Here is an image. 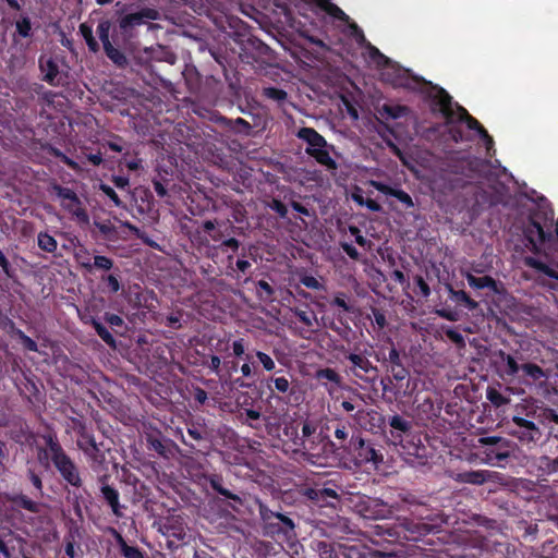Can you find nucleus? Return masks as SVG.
Here are the masks:
<instances>
[{
  "label": "nucleus",
  "mask_w": 558,
  "mask_h": 558,
  "mask_svg": "<svg viewBox=\"0 0 558 558\" xmlns=\"http://www.w3.org/2000/svg\"><path fill=\"white\" fill-rule=\"evenodd\" d=\"M100 189L104 191V193L110 197V199L114 203L116 206H120L121 205V202H120V198L118 197L117 193L114 192V190L108 185H105V184H101L100 185Z\"/></svg>",
  "instance_id": "49"
},
{
  "label": "nucleus",
  "mask_w": 558,
  "mask_h": 558,
  "mask_svg": "<svg viewBox=\"0 0 558 558\" xmlns=\"http://www.w3.org/2000/svg\"><path fill=\"white\" fill-rule=\"evenodd\" d=\"M486 398L495 405V407H501L505 404H508L510 402V399L502 396L498 390L494 388L487 389Z\"/></svg>",
  "instance_id": "33"
},
{
  "label": "nucleus",
  "mask_w": 558,
  "mask_h": 558,
  "mask_svg": "<svg viewBox=\"0 0 558 558\" xmlns=\"http://www.w3.org/2000/svg\"><path fill=\"white\" fill-rule=\"evenodd\" d=\"M101 493L104 498L108 501L112 511L116 515H120L119 512V494L118 492L109 485H104L101 487Z\"/></svg>",
  "instance_id": "22"
},
{
  "label": "nucleus",
  "mask_w": 558,
  "mask_h": 558,
  "mask_svg": "<svg viewBox=\"0 0 558 558\" xmlns=\"http://www.w3.org/2000/svg\"><path fill=\"white\" fill-rule=\"evenodd\" d=\"M430 85L426 93L429 110L433 114H440L444 119L445 130L454 143L473 142L480 138L486 149L487 158L482 159L470 154L463 155L459 162V169L450 174H512L498 159H493L496 149L494 138L477 119L469 111L454 102L449 93L437 85Z\"/></svg>",
  "instance_id": "1"
},
{
  "label": "nucleus",
  "mask_w": 558,
  "mask_h": 558,
  "mask_svg": "<svg viewBox=\"0 0 558 558\" xmlns=\"http://www.w3.org/2000/svg\"><path fill=\"white\" fill-rule=\"evenodd\" d=\"M95 226L105 235H110L114 232V227L110 222L95 221Z\"/></svg>",
  "instance_id": "52"
},
{
  "label": "nucleus",
  "mask_w": 558,
  "mask_h": 558,
  "mask_svg": "<svg viewBox=\"0 0 558 558\" xmlns=\"http://www.w3.org/2000/svg\"><path fill=\"white\" fill-rule=\"evenodd\" d=\"M465 278H466L468 283L470 284V287H472L474 289L489 288V289H492L494 291L497 290L496 281L492 277H488V276L475 277L472 274L468 272L465 275Z\"/></svg>",
  "instance_id": "18"
},
{
  "label": "nucleus",
  "mask_w": 558,
  "mask_h": 558,
  "mask_svg": "<svg viewBox=\"0 0 558 558\" xmlns=\"http://www.w3.org/2000/svg\"><path fill=\"white\" fill-rule=\"evenodd\" d=\"M110 29L111 22L109 20H101L97 26V34L104 48L109 47L112 43L110 41Z\"/></svg>",
  "instance_id": "25"
},
{
  "label": "nucleus",
  "mask_w": 558,
  "mask_h": 558,
  "mask_svg": "<svg viewBox=\"0 0 558 558\" xmlns=\"http://www.w3.org/2000/svg\"><path fill=\"white\" fill-rule=\"evenodd\" d=\"M276 518H278V519H279V520H280L284 525H287L290 530H293V529H294V523H293V521H292L289 517H287V515H284V514H282V513H277V514H276Z\"/></svg>",
  "instance_id": "62"
},
{
  "label": "nucleus",
  "mask_w": 558,
  "mask_h": 558,
  "mask_svg": "<svg viewBox=\"0 0 558 558\" xmlns=\"http://www.w3.org/2000/svg\"><path fill=\"white\" fill-rule=\"evenodd\" d=\"M448 291L450 293L451 299L464 303L469 310H475L478 306V303L470 299L464 291L453 290L450 286L448 287Z\"/></svg>",
  "instance_id": "28"
},
{
  "label": "nucleus",
  "mask_w": 558,
  "mask_h": 558,
  "mask_svg": "<svg viewBox=\"0 0 558 558\" xmlns=\"http://www.w3.org/2000/svg\"><path fill=\"white\" fill-rule=\"evenodd\" d=\"M372 183H373V185H375L377 187V190L387 191V192L393 194L396 197H398L404 204H407L409 206L412 205L411 197L407 193H404L402 191H392V190L386 187L385 185L376 183V182H372Z\"/></svg>",
  "instance_id": "38"
},
{
  "label": "nucleus",
  "mask_w": 558,
  "mask_h": 558,
  "mask_svg": "<svg viewBox=\"0 0 558 558\" xmlns=\"http://www.w3.org/2000/svg\"><path fill=\"white\" fill-rule=\"evenodd\" d=\"M391 372L396 380H403L408 375L407 369L401 364L393 365Z\"/></svg>",
  "instance_id": "51"
},
{
  "label": "nucleus",
  "mask_w": 558,
  "mask_h": 558,
  "mask_svg": "<svg viewBox=\"0 0 558 558\" xmlns=\"http://www.w3.org/2000/svg\"><path fill=\"white\" fill-rule=\"evenodd\" d=\"M484 454H485L484 463H486V464H493L494 459L506 460L510 457L509 449L494 450V449L488 448L484 451Z\"/></svg>",
  "instance_id": "29"
},
{
  "label": "nucleus",
  "mask_w": 558,
  "mask_h": 558,
  "mask_svg": "<svg viewBox=\"0 0 558 558\" xmlns=\"http://www.w3.org/2000/svg\"><path fill=\"white\" fill-rule=\"evenodd\" d=\"M39 69L44 74L43 80L51 86L59 87L69 84V72L61 71L59 64L52 58L39 59Z\"/></svg>",
  "instance_id": "7"
},
{
  "label": "nucleus",
  "mask_w": 558,
  "mask_h": 558,
  "mask_svg": "<svg viewBox=\"0 0 558 558\" xmlns=\"http://www.w3.org/2000/svg\"><path fill=\"white\" fill-rule=\"evenodd\" d=\"M107 322L112 326H121L123 324L122 318L116 314L108 315Z\"/></svg>",
  "instance_id": "64"
},
{
  "label": "nucleus",
  "mask_w": 558,
  "mask_h": 558,
  "mask_svg": "<svg viewBox=\"0 0 558 558\" xmlns=\"http://www.w3.org/2000/svg\"><path fill=\"white\" fill-rule=\"evenodd\" d=\"M51 191L60 199L61 206L66 211H69L78 223L87 225L89 222L87 211L82 206V202L72 190L54 184L51 186Z\"/></svg>",
  "instance_id": "4"
},
{
  "label": "nucleus",
  "mask_w": 558,
  "mask_h": 558,
  "mask_svg": "<svg viewBox=\"0 0 558 558\" xmlns=\"http://www.w3.org/2000/svg\"><path fill=\"white\" fill-rule=\"evenodd\" d=\"M107 282L112 292H118L120 290L119 280L113 275H109L107 277Z\"/></svg>",
  "instance_id": "57"
},
{
  "label": "nucleus",
  "mask_w": 558,
  "mask_h": 558,
  "mask_svg": "<svg viewBox=\"0 0 558 558\" xmlns=\"http://www.w3.org/2000/svg\"><path fill=\"white\" fill-rule=\"evenodd\" d=\"M315 430H316V427L308 422L304 423L302 426V435L304 437L312 436L315 433Z\"/></svg>",
  "instance_id": "60"
},
{
  "label": "nucleus",
  "mask_w": 558,
  "mask_h": 558,
  "mask_svg": "<svg viewBox=\"0 0 558 558\" xmlns=\"http://www.w3.org/2000/svg\"><path fill=\"white\" fill-rule=\"evenodd\" d=\"M377 452L374 448L372 447H366L365 448V462H374L376 463L377 462Z\"/></svg>",
  "instance_id": "55"
},
{
  "label": "nucleus",
  "mask_w": 558,
  "mask_h": 558,
  "mask_svg": "<svg viewBox=\"0 0 558 558\" xmlns=\"http://www.w3.org/2000/svg\"><path fill=\"white\" fill-rule=\"evenodd\" d=\"M232 349H233V353L238 356L242 355L244 353V344H243V340L240 339V340H235L233 343H232Z\"/></svg>",
  "instance_id": "61"
},
{
  "label": "nucleus",
  "mask_w": 558,
  "mask_h": 558,
  "mask_svg": "<svg viewBox=\"0 0 558 558\" xmlns=\"http://www.w3.org/2000/svg\"><path fill=\"white\" fill-rule=\"evenodd\" d=\"M306 153L308 155H311L312 157H314L316 159V161L319 162L320 165H324V166H327L330 168H336V162L330 157L329 153L326 149V146L318 147L316 149H306Z\"/></svg>",
  "instance_id": "20"
},
{
  "label": "nucleus",
  "mask_w": 558,
  "mask_h": 558,
  "mask_svg": "<svg viewBox=\"0 0 558 558\" xmlns=\"http://www.w3.org/2000/svg\"><path fill=\"white\" fill-rule=\"evenodd\" d=\"M45 440L53 461V464L62 475V477L73 486L81 485L80 473L72 462V460L65 454L59 442L51 436H45Z\"/></svg>",
  "instance_id": "3"
},
{
  "label": "nucleus",
  "mask_w": 558,
  "mask_h": 558,
  "mask_svg": "<svg viewBox=\"0 0 558 558\" xmlns=\"http://www.w3.org/2000/svg\"><path fill=\"white\" fill-rule=\"evenodd\" d=\"M260 96L276 102L279 107H282L288 101V93L284 89L275 86L263 87Z\"/></svg>",
  "instance_id": "14"
},
{
  "label": "nucleus",
  "mask_w": 558,
  "mask_h": 558,
  "mask_svg": "<svg viewBox=\"0 0 558 558\" xmlns=\"http://www.w3.org/2000/svg\"><path fill=\"white\" fill-rule=\"evenodd\" d=\"M100 149L104 156L117 162L120 171L126 168L130 171H136L142 168V159L133 154V146L121 136L110 135L100 142Z\"/></svg>",
  "instance_id": "2"
},
{
  "label": "nucleus",
  "mask_w": 558,
  "mask_h": 558,
  "mask_svg": "<svg viewBox=\"0 0 558 558\" xmlns=\"http://www.w3.org/2000/svg\"><path fill=\"white\" fill-rule=\"evenodd\" d=\"M416 283L422 292V294L427 298L430 294V289L428 284L424 281L422 277L416 278Z\"/></svg>",
  "instance_id": "56"
},
{
  "label": "nucleus",
  "mask_w": 558,
  "mask_h": 558,
  "mask_svg": "<svg viewBox=\"0 0 558 558\" xmlns=\"http://www.w3.org/2000/svg\"><path fill=\"white\" fill-rule=\"evenodd\" d=\"M316 550L320 558H336L333 546L326 542H318L316 544Z\"/></svg>",
  "instance_id": "37"
},
{
  "label": "nucleus",
  "mask_w": 558,
  "mask_h": 558,
  "mask_svg": "<svg viewBox=\"0 0 558 558\" xmlns=\"http://www.w3.org/2000/svg\"><path fill=\"white\" fill-rule=\"evenodd\" d=\"M94 265L97 268L109 270L112 267V260L106 256H96L94 260Z\"/></svg>",
  "instance_id": "46"
},
{
  "label": "nucleus",
  "mask_w": 558,
  "mask_h": 558,
  "mask_svg": "<svg viewBox=\"0 0 558 558\" xmlns=\"http://www.w3.org/2000/svg\"><path fill=\"white\" fill-rule=\"evenodd\" d=\"M499 355L507 364L506 373L508 375L514 376L519 372V369H521V366H519L513 356L506 354L502 351L499 353Z\"/></svg>",
  "instance_id": "35"
},
{
  "label": "nucleus",
  "mask_w": 558,
  "mask_h": 558,
  "mask_svg": "<svg viewBox=\"0 0 558 558\" xmlns=\"http://www.w3.org/2000/svg\"><path fill=\"white\" fill-rule=\"evenodd\" d=\"M295 314L299 317V319L308 327H312L314 322L316 320L315 315H308L304 311H295Z\"/></svg>",
  "instance_id": "47"
},
{
  "label": "nucleus",
  "mask_w": 558,
  "mask_h": 558,
  "mask_svg": "<svg viewBox=\"0 0 558 558\" xmlns=\"http://www.w3.org/2000/svg\"><path fill=\"white\" fill-rule=\"evenodd\" d=\"M94 327L96 329L97 335L109 345L114 347V338L110 333V331L100 323L94 322Z\"/></svg>",
  "instance_id": "36"
},
{
  "label": "nucleus",
  "mask_w": 558,
  "mask_h": 558,
  "mask_svg": "<svg viewBox=\"0 0 558 558\" xmlns=\"http://www.w3.org/2000/svg\"><path fill=\"white\" fill-rule=\"evenodd\" d=\"M342 248L344 250V252L353 259H357L359 258V252L357 250L352 246L351 244H348V243H344L342 245Z\"/></svg>",
  "instance_id": "59"
},
{
  "label": "nucleus",
  "mask_w": 558,
  "mask_h": 558,
  "mask_svg": "<svg viewBox=\"0 0 558 558\" xmlns=\"http://www.w3.org/2000/svg\"><path fill=\"white\" fill-rule=\"evenodd\" d=\"M62 159L74 171H83L88 165L99 166L105 160L104 153L100 148L97 153H87L86 149H83L81 154L77 155V160H72L64 155H62Z\"/></svg>",
  "instance_id": "9"
},
{
  "label": "nucleus",
  "mask_w": 558,
  "mask_h": 558,
  "mask_svg": "<svg viewBox=\"0 0 558 558\" xmlns=\"http://www.w3.org/2000/svg\"><path fill=\"white\" fill-rule=\"evenodd\" d=\"M340 10L348 16V19L341 20V19H338V17H336L333 15H330V16L336 19V20H338V21L348 23L349 27L351 29V34L354 37V39L356 40V43L359 45H361V46H364L365 43H366V38H365V35H364L362 28L355 22H351L350 16L342 9H340Z\"/></svg>",
  "instance_id": "23"
},
{
  "label": "nucleus",
  "mask_w": 558,
  "mask_h": 558,
  "mask_svg": "<svg viewBox=\"0 0 558 558\" xmlns=\"http://www.w3.org/2000/svg\"><path fill=\"white\" fill-rule=\"evenodd\" d=\"M409 108L404 105L384 104L379 109V113L388 119H399L407 116Z\"/></svg>",
  "instance_id": "17"
},
{
  "label": "nucleus",
  "mask_w": 558,
  "mask_h": 558,
  "mask_svg": "<svg viewBox=\"0 0 558 558\" xmlns=\"http://www.w3.org/2000/svg\"><path fill=\"white\" fill-rule=\"evenodd\" d=\"M78 33L84 38L88 50L97 53L100 50V45L94 36L93 26L88 23H81L78 26Z\"/></svg>",
  "instance_id": "15"
},
{
  "label": "nucleus",
  "mask_w": 558,
  "mask_h": 558,
  "mask_svg": "<svg viewBox=\"0 0 558 558\" xmlns=\"http://www.w3.org/2000/svg\"><path fill=\"white\" fill-rule=\"evenodd\" d=\"M348 360L352 364V367L350 368L352 374L361 379H364L365 374L376 371V367L371 363V361L363 355L351 353L348 355Z\"/></svg>",
  "instance_id": "11"
},
{
  "label": "nucleus",
  "mask_w": 558,
  "mask_h": 558,
  "mask_svg": "<svg viewBox=\"0 0 558 558\" xmlns=\"http://www.w3.org/2000/svg\"><path fill=\"white\" fill-rule=\"evenodd\" d=\"M512 423L515 427L509 430V435L522 444L536 442L542 436L541 429L532 421L515 415L512 417Z\"/></svg>",
  "instance_id": "6"
},
{
  "label": "nucleus",
  "mask_w": 558,
  "mask_h": 558,
  "mask_svg": "<svg viewBox=\"0 0 558 558\" xmlns=\"http://www.w3.org/2000/svg\"><path fill=\"white\" fill-rule=\"evenodd\" d=\"M305 495L320 504L322 506H335V501L338 500V494L332 488L322 487V488H310L306 490Z\"/></svg>",
  "instance_id": "10"
},
{
  "label": "nucleus",
  "mask_w": 558,
  "mask_h": 558,
  "mask_svg": "<svg viewBox=\"0 0 558 558\" xmlns=\"http://www.w3.org/2000/svg\"><path fill=\"white\" fill-rule=\"evenodd\" d=\"M271 208L277 211L281 217L287 215L286 206L279 201H272Z\"/></svg>",
  "instance_id": "58"
},
{
  "label": "nucleus",
  "mask_w": 558,
  "mask_h": 558,
  "mask_svg": "<svg viewBox=\"0 0 558 558\" xmlns=\"http://www.w3.org/2000/svg\"><path fill=\"white\" fill-rule=\"evenodd\" d=\"M478 442L483 446H497V449H509L512 445L509 439L498 436L481 437Z\"/></svg>",
  "instance_id": "27"
},
{
  "label": "nucleus",
  "mask_w": 558,
  "mask_h": 558,
  "mask_svg": "<svg viewBox=\"0 0 558 558\" xmlns=\"http://www.w3.org/2000/svg\"><path fill=\"white\" fill-rule=\"evenodd\" d=\"M446 335L447 337L452 341L454 342L456 344L460 345V347H463L464 345V338L461 333H459L458 331L453 330V329H448L446 331Z\"/></svg>",
  "instance_id": "48"
},
{
  "label": "nucleus",
  "mask_w": 558,
  "mask_h": 558,
  "mask_svg": "<svg viewBox=\"0 0 558 558\" xmlns=\"http://www.w3.org/2000/svg\"><path fill=\"white\" fill-rule=\"evenodd\" d=\"M16 335L20 338V340L22 341L23 345L27 350H29L32 352H37L38 351L37 343L32 338L26 336L22 330H17Z\"/></svg>",
  "instance_id": "41"
},
{
  "label": "nucleus",
  "mask_w": 558,
  "mask_h": 558,
  "mask_svg": "<svg viewBox=\"0 0 558 558\" xmlns=\"http://www.w3.org/2000/svg\"><path fill=\"white\" fill-rule=\"evenodd\" d=\"M490 478L492 472L486 470L463 472L454 476V480L459 483H469L475 485H481Z\"/></svg>",
  "instance_id": "13"
},
{
  "label": "nucleus",
  "mask_w": 558,
  "mask_h": 558,
  "mask_svg": "<svg viewBox=\"0 0 558 558\" xmlns=\"http://www.w3.org/2000/svg\"><path fill=\"white\" fill-rule=\"evenodd\" d=\"M525 263L530 267H532V268L536 269L537 271L548 276L549 278H554V279L558 280V270L549 267L545 263H543V262H541V260H538L536 258H533V257H527L525 259Z\"/></svg>",
  "instance_id": "21"
},
{
  "label": "nucleus",
  "mask_w": 558,
  "mask_h": 558,
  "mask_svg": "<svg viewBox=\"0 0 558 558\" xmlns=\"http://www.w3.org/2000/svg\"><path fill=\"white\" fill-rule=\"evenodd\" d=\"M301 283L305 286L306 288L314 289V290H322L323 286L322 283L313 276H304L301 279Z\"/></svg>",
  "instance_id": "44"
},
{
  "label": "nucleus",
  "mask_w": 558,
  "mask_h": 558,
  "mask_svg": "<svg viewBox=\"0 0 558 558\" xmlns=\"http://www.w3.org/2000/svg\"><path fill=\"white\" fill-rule=\"evenodd\" d=\"M298 137L308 144L306 149H316L326 146V140L313 128H301Z\"/></svg>",
  "instance_id": "12"
},
{
  "label": "nucleus",
  "mask_w": 558,
  "mask_h": 558,
  "mask_svg": "<svg viewBox=\"0 0 558 558\" xmlns=\"http://www.w3.org/2000/svg\"><path fill=\"white\" fill-rule=\"evenodd\" d=\"M546 466L549 472H557L558 471V457L554 460H549L548 458H545Z\"/></svg>",
  "instance_id": "63"
},
{
  "label": "nucleus",
  "mask_w": 558,
  "mask_h": 558,
  "mask_svg": "<svg viewBox=\"0 0 558 558\" xmlns=\"http://www.w3.org/2000/svg\"><path fill=\"white\" fill-rule=\"evenodd\" d=\"M15 32L22 38H28L32 36V22L27 15H22L15 22Z\"/></svg>",
  "instance_id": "26"
},
{
  "label": "nucleus",
  "mask_w": 558,
  "mask_h": 558,
  "mask_svg": "<svg viewBox=\"0 0 558 558\" xmlns=\"http://www.w3.org/2000/svg\"><path fill=\"white\" fill-rule=\"evenodd\" d=\"M210 484H211V487L217 492L219 493L220 495L227 497V498H230V499H233V500H236V501H240V497L238 495H234L232 494L230 490L223 488L220 483L217 481V480H211L210 481Z\"/></svg>",
  "instance_id": "42"
},
{
  "label": "nucleus",
  "mask_w": 558,
  "mask_h": 558,
  "mask_svg": "<svg viewBox=\"0 0 558 558\" xmlns=\"http://www.w3.org/2000/svg\"><path fill=\"white\" fill-rule=\"evenodd\" d=\"M217 122L228 130L244 134L246 136L263 130L266 125V121H254L251 123L243 118H236L233 120L222 116L217 119Z\"/></svg>",
  "instance_id": "8"
},
{
  "label": "nucleus",
  "mask_w": 558,
  "mask_h": 558,
  "mask_svg": "<svg viewBox=\"0 0 558 558\" xmlns=\"http://www.w3.org/2000/svg\"><path fill=\"white\" fill-rule=\"evenodd\" d=\"M13 502L16 506L22 507L31 512H34V513L39 512L40 505L38 502L33 501L32 499H29L28 497H26L24 495H19L16 497H14Z\"/></svg>",
  "instance_id": "30"
},
{
  "label": "nucleus",
  "mask_w": 558,
  "mask_h": 558,
  "mask_svg": "<svg viewBox=\"0 0 558 558\" xmlns=\"http://www.w3.org/2000/svg\"><path fill=\"white\" fill-rule=\"evenodd\" d=\"M350 232L355 236V241L359 245L366 246L368 244V241L361 235L360 230L356 227H351Z\"/></svg>",
  "instance_id": "54"
},
{
  "label": "nucleus",
  "mask_w": 558,
  "mask_h": 558,
  "mask_svg": "<svg viewBox=\"0 0 558 558\" xmlns=\"http://www.w3.org/2000/svg\"><path fill=\"white\" fill-rule=\"evenodd\" d=\"M317 379H326L328 381L335 383L336 385L340 384V376L338 373L331 368H323L316 372Z\"/></svg>",
  "instance_id": "34"
},
{
  "label": "nucleus",
  "mask_w": 558,
  "mask_h": 558,
  "mask_svg": "<svg viewBox=\"0 0 558 558\" xmlns=\"http://www.w3.org/2000/svg\"><path fill=\"white\" fill-rule=\"evenodd\" d=\"M275 387L280 392H287L290 387V383L286 377H277L274 379Z\"/></svg>",
  "instance_id": "50"
},
{
  "label": "nucleus",
  "mask_w": 558,
  "mask_h": 558,
  "mask_svg": "<svg viewBox=\"0 0 558 558\" xmlns=\"http://www.w3.org/2000/svg\"><path fill=\"white\" fill-rule=\"evenodd\" d=\"M148 444H149V448L154 449L156 452H158L161 456H166V447L161 442V440H159L158 438L149 437Z\"/></svg>",
  "instance_id": "45"
},
{
  "label": "nucleus",
  "mask_w": 558,
  "mask_h": 558,
  "mask_svg": "<svg viewBox=\"0 0 558 558\" xmlns=\"http://www.w3.org/2000/svg\"><path fill=\"white\" fill-rule=\"evenodd\" d=\"M157 17L158 12L150 8L126 14L119 20V33L124 40H130L136 36V27L145 24L146 20H156Z\"/></svg>",
  "instance_id": "5"
},
{
  "label": "nucleus",
  "mask_w": 558,
  "mask_h": 558,
  "mask_svg": "<svg viewBox=\"0 0 558 558\" xmlns=\"http://www.w3.org/2000/svg\"><path fill=\"white\" fill-rule=\"evenodd\" d=\"M438 316L447 319V320H450V322H456L458 320V315L457 313L452 312V311H447V310H436L435 312Z\"/></svg>",
  "instance_id": "53"
},
{
  "label": "nucleus",
  "mask_w": 558,
  "mask_h": 558,
  "mask_svg": "<svg viewBox=\"0 0 558 558\" xmlns=\"http://www.w3.org/2000/svg\"><path fill=\"white\" fill-rule=\"evenodd\" d=\"M390 426L401 432H408L411 427V424L403 420L401 416L395 415L390 418Z\"/></svg>",
  "instance_id": "40"
},
{
  "label": "nucleus",
  "mask_w": 558,
  "mask_h": 558,
  "mask_svg": "<svg viewBox=\"0 0 558 558\" xmlns=\"http://www.w3.org/2000/svg\"><path fill=\"white\" fill-rule=\"evenodd\" d=\"M310 4H314L328 15H333L338 19L345 20L348 16L340 10V8L332 3L331 0H305Z\"/></svg>",
  "instance_id": "16"
},
{
  "label": "nucleus",
  "mask_w": 558,
  "mask_h": 558,
  "mask_svg": "<svg viewBox=\"0 0 558 558\" xmlns=\"http://www.w3.org/2000/svg\"><path fill=\"white\" fill-rule=\"evenodd\" d=\"M38 246L46 252L52 253L57 250V241L50 234L41 232L38 234Z\"/></svg>",
  "instance_id": "31"
},
{
  "label": "nucleus",
  "mask_w": 558,
  "mask_h": 558,
  "mask_svg": "<svg viewBox=\"0 0 558 558\" xmlns=\"http://www.w3.org/2000/svg\"><path fill=\"white\" fill-rule=\"evenodd\" d=\"M340 10L348 16V19L341 20V19H338V17H336L333 15H330V16L336 19V20H338V21L348 23L349 27L351 29V34L354 37V39L356 40V43L359 45H361V46H364L365 43H366V38H365V35H364L362 28L355 22H351L350 16L342 9H340Z\"/></svg>",
  "instance_id": "24"
},
{
  "label": "nucleus",
  "mask_w": 558,
  "mask_h": 558,
  "mask_svg": "<svg viewBox=\"0 0 558 558\" xmlns=\"http://www.w3.org/2000/svg\"><path fill=\"white\" fill-rule=\"evenodd\" d=\"M119 539L122 545V554L124 555V557H126V558H143V554L141 553V550L137 547L126 545L120 535H119Z\"/></svg>",
  "instance_id": "39"
},
{
  "label": "nucleus",
  "mask_w": 558,
  "mask_h": 558,
  "mask_svg": "<svg viewBox=\"0 0 558 558\" xmlns=\"http://www.w3.org/2000/svg\"><path fill=\"white\" fill-rule=\"evenodd\" d=\"M104 51L108 59L118 68L124 69L129 64L125 54L121 50L116 48L112 44L109 47L104 48Z\"/></svg>",
  "instance_id": "19"
},
{
  "label": "nucleus",
  "mask_w": 558,
  "mask_h": 558,
  "mask_svg": "<svg viewBox=\"0 0 558 558\" xmlns=\"http://www.w3.org/2000/svg\"><path fill=\"white\" fill-rule=\"evenodd\" d=\"M521 369L525 373L526 376H529L535 381L546 377L545 372L538 365L533 363L523 364L521 366Z\"/></svg>",
  "instance_id": "32"
},
{
  "label": "nucleus",
  "mask_w": 558,
  "mask_h": 558,
  "mask_svg": "<svg viewBox=\"0 0 558 558\" xmlns=\"http://www.w3.org/2000/svg\"><path fill=\"white\" fill-rule=\"evenodd\" d=\"M256 356L259 360V362L263 364V366L266 371L270 372V371L275 369L276 364H275L274 360L268 354H266L262 351H257Z\"/></svg>",
  "instance_id": "43"
}]
</instances>
